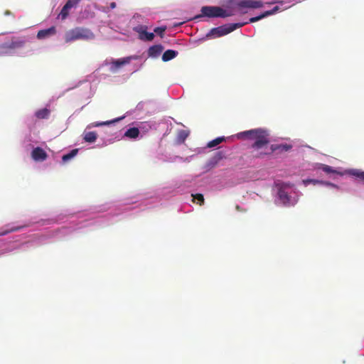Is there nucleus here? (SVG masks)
Returning <instances> with one entry per match:
<instances>
[{
	"mask_svg": "<svg viewBox=\"0 0 364 364\" xmlns=\"http://www.w3.org/2000/svg\"><path fill=\"white\" fill-rule=\"evenodd\" d=\"M238 136H245L254 139L255 142L252 145L253 150V156L259 152L267 151L269 148L267 146L269 143L268 132L262 129H255L240 132Z\"/></svg>",
	"mask_w": 364,
	"mask_h": 364,
	"instance_id": "nucleus-1",
	"label": "nucleus"
},
{
	"mask_svg": "<svg viewBox=\"0 0 364 364\" xmlns=\"http://www.w3.org/2000/svg\"><path fill=\"white\" fill-rule=\"evenodd\" d=\"M95 34L90 29L84 27H75L67 31L64 34V40L66 43L78 40H92Z\"/></svg>",
	"mask_w": 364,
	"mask_h": 364,
	"instance_id": "nucleus-2",
	"label": "nucleus"
},
{
	"mask_svg": "<svg viewBox=\"0 0 364 364\" xmlns=\"http://www.w3.org/2000/svg\"><path fill=\"white\" fill-rule=\"evenodd\" d=\"M203 16L209 18H226L235 15L233 8L224 9L220 6H205L201 8Z\"/></svg>",
	"mask_w": 364,
	"mask_h": 364,
	"instance_id": "nucleus-3",
	"label": "nucleus"
},
{
	"mask_svg": "<svg viewBox=\"0 0 364 364\" xmlns=\"http://www.w3.org/2000/svg\"><path fill=\"white\" fill-rule=\"evenodd\" d=\"M247 23H249L247 21L243 23H228L213 28L209 31L206 36L208 38H213L221 37L234 31L237 28L242 27Z\"/></svg>",
	"mask_w": 364,
	"mask_h": 364,
	"instance_id": "nucleus-4",
	"label": "nucleus"
},
{
	"mask_svg": "<svg viewBox=\"0 0 364 364\" xmlns=\"http://www.w3.org/2000/svg\"><path fill=\"white\" fill-rule=\"evenodd\" d=\"M25 44L23 40L13 38L11 41L0 45V57L11 55L16 49L22 48Z\"/></svg>",
	"mask_w": 364,
	"mask_h": 364,
	"instance_id": "nucleus-5",
	"label": "nucleus"
},
{
	"mask_svg": "<svg viewBox=\"0 0 364 364\" xmlns=\"http://www.w3.org/2000/svg\"><path fill=\"white\" fill-rule=\"evenodd\" d=\"M228 2L242 14L247 13L246 9H257L263 6L262 1L256 0H229Z\"/></svg>",
	"mask_w": 364,
	"mask_h": 364,
	"instance_id": "nucleus-6",
	"label": "nucleus"
},
{
	"mask_svg": "<svg viewBox=\"0 0 364 364\" xmlns=\"http://www.w3.org/2000/svg\"><path fill=\"white\" fill-rule=\"evenodd\" d=\"M291 148L292 146L291 144H272L267 151L255 154V157L262 158L265 155L271 154L274 152L283 153L289 151L290 149H291Z\"/></svg>",
	"mask_w": 364,
	"mask_h": 364,
	"instance_id": "nucleus-7",
	"label": "nucleus"
},
{
	"mask_svg": "<svg viewBox=\"0 0 364 364\" xmlns=\"http://www.w3.org/2000/svg\"><path fill=\"white\" fill-rule=\"evenodd\" d=\"M291 186H292L289 184L284 183L280 186L278 191L279 198L283 205L286 206L294 205L297 202L296 200H291L289 193L286 191L287 188H291Z\"/></svg>",
	"mask_w": 364,
	"mask_h": 364,
	"instance_id": "nucleus-8",
	"label": "nucleus"
},
{
	"mask_svg": "<svg viewBox=\"0 0 364 364\" xmlns=\"http://www.w3.org/2000/svg\"><path fill=\"white\" fill-rule=\"evenodd\" d=\"M130 58H124L117 60L112 59L110 63V71L112 73H116L119 68L124 66L126 64L129 63Z\"/></svg>",
	"mask_w": 364,
	"mask_h": 364,
	"instance_id": "nucleus-9",
	"label": "nucleus"
},
{
	"mask_svg": "<svg viewBox=\"0 0 364 364\" xmlns=\"http://www.w3.org/2000/svg\"><path fill=\"white\" fill-rule=\"evenodd\" d=\"M31 157L36 161H43L47 157V153L41 147H36L31 152Z\"/></svg>",
	"mask_w": 364,
	"mask_h": 364,
	"instance_id": "nucleus-10",
	"label": "nucleus"
},
{
	"mask_svg": "<svg viewBox=\"0 0 364 364\" xmlns=\"http://www.w3.org/2000/svg\"><path fill=\"white\" fill-rule=\"evenodd\" d=\"M76 2L73 0H68L66 4L64 5L63 9L60 11V13L59 14V16L61 18L62 20H65L69 14V10L73 8Z\"/></svg>",
	"mask_w": 364,
	"mask_h": 364,
	"instance_id": "nucleus-11",
	"label": "nucleus"
},
{
	"mask_svg": "<svg viewBox=\"0 0 364 364\" xmlns=\"http://www.w3.org/2000/svg\"><path fill=\"white\" fill-rule=\"evenodd\" d=\"M55 27L51 26L47 29L40 30L37 33V38L38 39H44L47 37L55 35Z\"/></svg>",
	"mask_w": 364,
	"mask_h": 364,
	"instance_id": "nucleus-12",
	"label": "nucleus"
},
{
	"mask_svg": "<svg viewBox=\"0 0 364 364\" xmlns=\"http://www.w3.org/2000/svg\"><path fill=\"white\" fill-rule=\"evenodd\" d=\"M137 32L139 34V38L141 40L151 41L154 38V34L153 33H149L146 31V27H141L137 29Z\"/></svg>",
	"mask_w": 364,
	"mask_h": 364,
	"instance_id": "nucleus-13",
	"label": "nucleus"
},
{
	"mask_svg": "<svg viewBox=\"0 0 364 364\" xmlns=\"http://www.w3.org/2000/svg\"><path fill=\"white\" fill-rule=\"evenodd\" d=\"M279 9V6H275V7H274L273 9H272L270 11H267L264 12L263 14H262L259 16L250 18L247 22H249V23H254V22L258 21L259 20H260V19H262V18H264L266 16H268L269 15L274 14Z\"/></svg>",
	"mask_w": 364,
	"mask_h": 364,
	"instance_id": "nucleus-14",
	"label": "nucleus"
},
{
	"mask_svg": "<svg viewBox=\"0 0 364 364\" xmlns=\"http://www.w3.org/2000/svg\"><path fill=\"white\" fill-rule=\"evenodd\" d=\"M163 50L164 47L161 45H154L149 48L148 55L149 57L156 58L161 53Z\"/></svg>",
	"mask_w": 364,
	"mask_h": 364,
	"instance_id": "nucleus-15",
	"label": "nucleus"
},
{
	"mask_svg": "<svg viewBox=\"0 0 364 364\" xmlns=\"http://www.w3.org/2000/svg\"><path fill=\"white\" fill-rule=\"evenodd\" d=\"M178 55V52L173 50H166L162 55V60L164 62L169 61L174 58H176Z\"/></svg>",
	"mask_w": 364,
	"mask_h": 364,
	"instance_id": "nucleus-16",
	"label": "nucleus"
},
{
	"mask_svg": "<svg viewBox=\"0 0 364 364\" xmlns=\"http://www.w3.org/2000/svg\"><path fill=\"white\" fill-rule=\"evenodd\" d=\"M139 134V130L136 127H132L128 129L125 133L124 136H127L128 138L131 139H136Z\"/></svg>",
	"mask_w": 364,
	"mask_h": 364,
	"instance_id": "nucleus-17",
	"label": "nucleus"
},
{
	"mask_svg": "<svg viewBox=\"0 0 364 364\" xmlns=\"http://www.w3.org/2000/svg\"><path fill=\"white\" fill-rule=\"evenodd\" d=\"M303 183H304V184L305 186H307L309 183H312L314 185H316V184H325V185H327V186H336L334 184H333V183H331L330 182H325V181H319V180H316V179H306V180L303 181Z\"/></svg>",
	"mask_w": 364,
	"mask_h": 364,
	"instance_id": "nucleus-18",
	"label": "nucleus"
},
{
	"mask_svg": "<svg viewBox=\"0 0 364 364\" xmlns=\"http://www.w3.org/2000/svg\"><path fill=\"white\" fill-rule=\"evenodd\" d=\"M50 114V110L43 108L36 112L35 115L38 119H47Z\"/></svg>",
	"mask_w": 364,
	"mask_h": 364,
	"instance_id": "nucleus-19",
	"label": "nucleus"
},
{
	"mask_svg": "<svg viewBox=\"0 0 364 364\" xmlns=\"http://www.w3.org/2000/svg\"><path fill=\"white\" fill-rule=\"evenodd\" d=\"M97 135L95 132H88L84 135V140L89 143L95 142L97 139Z\"/></svg>",
	"mask_w": 364,
	"mask_h": 364,
	"instance_id": "nucleus-20",
	"label": "nucleus"
},
{
	"mask_svg": "<svg viewBox=\"0 0 364 364\" xmlns=\"http://www.w3.org/2000/svg\"><path fill=\"white\" fill-rule=\"evenodd\" d=\"M78 149H74L72 151H70L68 154L63 155L62 157L63 161L67 162L72 159L73 158H74L78 153Z\"/></svg>",
	"mask_w": 364,
	"mask_h": 364,
	"instance_id": "nucleus-21",
	"label": "nucleus"
},
{
	"mask_svg": "<svg viewBox=\"0 0 364 364\" xmlns=\"http://www.w3.org/2000/svg\"><path fill=\"white\" fill-rule=\"evenodd\" d=\"M188 134H189V133H188V131H186V130H180L178 132L177 140L180 143H183V142L185 141L186 138L188 136Z\"/></svg>",
	"mask_w": 364,
	"mask_h": 364,
	"instance_id": "nucleus-22",
	"label": "nucleus"
},
{
	"mask_svg": "<svg viewBox=\"0 0 364 364\" xmlns=\"http://www.w3.org/2000/svg\"><path fill=\"white\" fill-rule=\"evenodd\" d=\"M225 141V137H218L208 142L207 146L208 148H213L220 144L221 142Z\"/></svg>",
	"mask_w": 364,
	"mask_h": 364,
	"instance_id": "nucleus-23",
	"label": "nucleus"
},
{
	"mask_svg": "<svg viewBox=\"0 0 364 364\" xmlns=\"http://www.w3.org/2000/svg\"><path fill=\"white\" fill-rule=\"evenodd\" d=\"M350 174L364 181V171L358 169H353L350 171Z\"/></svg>",
	"mask_w": 364,
	"mask_h": 364,
	"instance_id": "nucleus-24",
	"label": "nucleus"
},
{
	"mask_svg": "<svg viewBox=\"0 0 364 364\" xmlns=\"http://www.w3.org/2000/svg\"><path fill=\"white\" fill-rule=\"evenodd\" d=\"M319 168H321L323 171H324L326 173H336V171L334 170L331 166L326 165V164H320Z\"/></svg>",
	"mask_w": 364,
	"mask_h": 364,
	"instance_id": "nucleus-25",
	"label": "nucleus"
},
{
	"mask_svg": "<svg viewBox=\"0 0 364 364\" xmlns=\"http://www.w3.org/2000/svg\"><path fill=\"white\" fill-rule=\"evenodd\" d=\"M192 197H193V202L197 200L198 201L197 203L200 205H202L203 204V203H204V197H203V194H201V193L193 194Z\"/></svg>",
	"mask_w": 364,
	"mask_h": 364,
	"instance_id": "nucleus-26",
	"label": "nucleus"
},
{
	"mask_svg": "<svg viewBox=\"0 0 364 364\" xmlns=\"http://www.w3.org/2000/svg\"><path fill=\"white\" fill-rule=\"evenodd\" d=\"M166 30V26L156 27L154 29V33L159 35L161 38L164 36V32Z\"/></svg>",
	"mask_w": 364,
	"mask_h": 364,
	"instance_id": "nucleus-27",
	"label": "nucleus"
},
{
	"mask_svg": "<svg viewBox=\"0 0 364 364\" xmlns=\"http://www.w3.org/2000/svg\"><path fill=\"white\" fill-rule=\"evenodd\" d=\"M21 228V227H12L9 229H7V230L3 231L2 232H0V235H5L9 232L17 231V230H20Z\"/></svg>",
	"mask_w": 364,
	"mask_h": 364,
	"instance_id": "nucleus-28",
	"label": "nucleus"
},
{
	"mask_svg": "<svg viewBox=\"0 0 364 364\" xmlns=\"http://www.w3.org/2000/svg\"><path fill=\"white\" fill-rule=\"evenodd\" d=\"M122 118H117V119H115L112 120V121H107V122H100V123L97 124L96 126H102V125L109 124L114 123L115 122H118Z\"/></svg>",
	"mask_w": 364,
	"mask_h": 364,
	"instance_id": "nucleus-29",
	"label": "nucleus"
},
{
	"mask_svg": "<svg viewBox=\"0 0 364 364\" xmlns=\"http://www.w3.org/2000/svg\"><path fill=\"white\" fill-rule=\"evenodd\" d=\"M110 7H111V9H114L116 7V3L112 2L110 4Z\"/></svg>",
	"mask_w": 364,
	"mask_h": 364,
	"instance_id": "nucleus-30",
	"label": "nucleus"
},
{
	"mask_svg": "<svg viewBox=\"0 0 364 364\" xmlns=\"http://www.w3.org/2000/svg\"><path fill=\"white\" fill-rule=\"evenodd\" d=\"M11 14V13L9 11H6L5 12V15H9V14Z\"/></svg>",
	"mask_w": 364,
	"mask_h": 364,
	"instance_id": "nucleus-31",
	"label": "nucleus"
},
{
	"mask_svg": "<svg viewBox=\"0 0 364 364\" xmlns=\"http://www.w3.org/2000/svg\"><path fill=\"white\" fill-rule=\"evenodd\" d=\"M236 208H237V210H240V207H239V205H237V206H236Z\"/></svg>",
	"mask_w": 364,
	"mask_h": 364,
	"instance_id": "nucleus-32",
	"label": "nucleus"
}]
</instances>
